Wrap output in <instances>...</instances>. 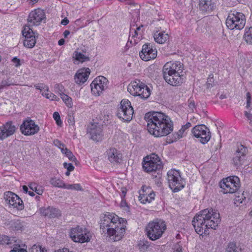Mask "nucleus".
I'll return each mask as SVG.
<instances>
[{"label":"nucleus","mask_w":252,"mask_h":252,"mask_svg":"<svg viewBox=\"0 0 252 252\" xmlns=\"http://www.w3.org/2000/svg\"><path fill=\"white\" fill-rule=\"evenodd\" d=\"M155 197V194L154 191H151L150 189H144L140 192L139 195V200L143 204L151 202Z\"/></svg>","instance_id":"obj_24"},{"label":"nucleus","mask_w":252,"mask_h":252,"mask_svg":"<svg viewBox=\"0 0 252 252\" xmlns=\"http://www.w3.org/2000/svg\"><path fill=\"white\" fill-rule=\"evenodd\" d=\"M29 187L32 191H34L36 193H37L39 195L42 194L43 192L42 190H40L39 189H37L36 185L35 183L31 184L29 186Z\"/></svg>","instance_id":"obj_45"},{"label":"nucleus","mask_w":252,"mask_h":252,"mask_svg":"<svg viewBox=\"0 0 252 252\" xmlns=\"http://www.w3.org/2000/svg\"><path fill=\"white\" fill-rule=\"evenodd\" d=\"M133 113L131 102L128 99L122 100L116 113L118 117L125 122H129L132 119Z\"/></svg>","instance_id":"obj_9"},{"label":"nucleus","mask_w":252,"mask_h":252,"mask_svg":"<svg viewBox=\"0 0 252 252\" xmlns=\"http://www.w3.org/2000/svg\"><path fill=\"white\" fill-rule=\"evenodd\" d=\"M183 64L180 62H169L163 66L162 73L165 81L170 85L177 86L181 85L184 80L182 74Z\"/></svg>","instance_id":"obj_4"},{"label":"nucleus","mask_w":252,"mask_h":252,"mask_svg":"<svg viewBox=\"0 0 252 252\" xmlns=\"http://www.w3.org/2000/svg\"><path fill=\"white\" fill-rule=\"evenodd\" d=\"M166 229L165 222L161 220H156L150 222L146 227L148 237L152 241L159 239Z\"/></svg>","instance_id":"obj_6"},{"label":"nucleus","mask_w":252,"mask_h":252,"mask_svg":"<svg viewBox=\"0 0 252 252\" xmlns=\"http://www.w3.org/2000/svg\"><path fill=\"white\" fill-rule=\"evenodd\" d=\"M12 241L8 236L0 235V244L9 245L12 244Z\"/></svg>","instance_id":"obj_38"},{"label":"nucleus","mask_w":252,"mask_h":252,"mask_svg":"<svg viewBox=\"0 0 252 252\" xmlns=\"http://www.w3.org/2000/svg\"><path fill=\"white\" fill-rule=\"evenodd\" d=\"M61 150H62V152L63 154H65V156L68 158V159L70 161H74V162H75L76 161V158L73 155L72 153L70 150H69L68 149H67L66 148L65 149L62 148V149H61Z\"/></svg>","instance_id":"obj_37"},{"label":"nucleus","mask_w":252,"mask_h":252,"mask_svg":"<svg viewBox=\"0 0 252 252\" xmlns=\"http://www.w3.org/2000/svg\"><path fill=\"white\" fill-rule=\"evenodd\" d=\"M157 56L156 49L150 43L145 44L142 46V49L139 53L140 58L145 61L154 59Z\"/></svg>","instance_id":"obj_17"},{"label":"nucleus","mask_w":252,"mask_h":252,"mask_svg":"<svg viewBox=\"0 0 252 252\" xmlns=\"http://www.w3.org/2000/svg\"><path fill=\"white\" fill-rule=\"evenodd\" d=\"M87 132L94 141L98 142L101 140L103 136L102 127L98 124H92L88 126Z\"/></svg>","instance_id":"obj_20"},{"label":"nucleus","mask_w":252,"mask_h":252,"mask_svg":"<svg viewBox=\"0 0 252 252\" xmlns=\"http://www.w3.org/2000/svg\"><path fill=\"white\" fill-rule=\"evenodd\" d=\"M108 81L102 76L96 78L91 83V91L93 94L99 95L102 91L108 88Z\"/></svg>","instance_id":"obj_14"},{"label":"nucleus","mask_w":252,"mask_h":252,"mask_svg":"<svg viewBox=\"0 0 252 252\" xmlns=\"http://www.w3.org/2000/svg\"><path fill=\"white\" fill-rule=\"evenodd\" d=\"M45 97L48 98V99H49L50 100H59V98H58V97L55 95L54 94H52V93H49V94H45Z\"/></svg>","instance_id":"obj_47"},{"label":"nucleus","mask_w":252,"mask_h":252,"mask_svg":"<svg viewBox=\"0 0 252 252\" xmlns=\"http://www.w3.org/2000/svg\"><path fill=\"white\" fill-rule=\"evenodd\" d=\"M10 252H27L26 249L21 248L20 246L15 247Z\"/></svg>","instance_id":"obj_48"},{"label":"nucleus","mask_w":252,"mask_h":252,"mask_svg":"<svg viewBox=\"0 0 252 252\" xmlns=\"http://www.w3.org/2000/svg\"><path fill=\"white\" fill-rule=\"evenodd\" d=\"M174 252H182V247L177 243L174 247Z\"/></svg>","instance_id":"obj_54"},{"label":"nucleus","mask_w":252,"mask_h":252,"mask_svg":"<svg viewBox=\"0 0 252 252\" xmlns=\"http://www.w3.org/2000/svg\"><path fill=\"white\" fill-rule=\"evenodd\" d=\"M248 152V150L246 147L242 145L238 146L233 158V164L236 167H239L244 163Z\"/></svg>","instance_id":"obj_16"},{"label":"nucleus","mask_w":252,"mask_h":252,"mask_svg":"<svg viewBox=\"0 0 252 252\" xmlns=\"http://www.w3.org/2000/svg\"><path fill=\"white\" fill-rule=\"evenodd\" d=\"M108 160L113 164L120 163L122 161V154L117 149L112 148L107 151Z\"/></svg>","instance_id":"obj_22"},{"label":"nucleus","mask_w":252,"mask_h":252,"mask_svg":"<svg viewBox=\"0 0 252 252\" xmlns=\"http://www.w3.org/2000/svg\"><path fill=\"white\" fill-rule=\"evenodd\" d=\"M188 106L189 108L191 110L192 112H193L194 109L195 108V104L194 101L193 100L189 99L188 101Z\"/></svg>","instance_id":"obj_50"},{"label":"nucleus","mask_w":252,"mask_h":252,"mask_svg":"<svg viewBox=\"0 0 252 252\" xmlns=\"http://www.w3.org/2000/svg\"><path fill=\"white\" fill-rule=\"evenodd\" d=\"M89 68H83L79 69L74 76L75 82L79 85L83 84L88 79L90 74Z\"/></svg>","instance_id":"obj_21"},{"label":"nucleus","mask_w":252,"mask_h":252,"mask_svg":"<svg viewBox=\"0 0 252 252\" xmlns=\"http://www.w3.org/2000/svg\"><path fill=\"white\" fill-rule=\"evenodd\" d=\"M246 24L245 15L237 11L229 13L226 20V25L230 30H241L244 28Z\"/></svg>","instance_id":"obj_7"},{"label":"nucleus","mask_w":252,"mask_h":252,"mask_svg":"<svg viewBox=\"0 0 252 252\" xmlns=\"http://www.w3.org/2000/svg\"><path fill=\"white\" fill-rule=\"evenodd\" d=\"M46 19L44 11L38 8L32 11L28 16V25L31 26H38Z\"/></svg>","instance_id":"obj_15"},{"label":"nucleus","mask_w":252,"mask_h":252,"mask_svg":"<svg viewBox=\"0 0 252 252\" xmlns=\"http://www.w3.org/2000/svg\"><path fill=\"white\" fill-rule=\"evenodd\" d=\"M63 166L65 168L67 169L69 171H72L74 170V167L71 163H67L66 162L63 163Z\"/></svg>","instance_id":"obj_51"},{"label":"nucleus","mask_w":252,"mask_h":252,"mask_svg":"<svg viewBox=\"0 0 252 252\" xmlns=\"http://www.w3.org/2000/svg\"><path fill=\"white\" fill-rule=\"evenodd\" d=\"M220 221V215L218 211L207 208L197 214L192 221L195 231L200 235L209 234V228L216 229Z\"/></svg>","instance_id":"obj_3"},{"label":"nucleus","mask_w":252,"mask_h":252,"mask_svg":"<svg viewBox=\"0 0 252 252\" xmlns=\"http://www.w3.org/2000/svg\"><path fill=\"white\" fill-rule=\"evenodd\" d=\"M247 106L246 107L249 108L250 107V105L251 103V94L249 92L247 93Z\"/></svg>","instance_id":"obj_52"},{"label":"nucleus","mask_w":252,"mask_h":252,"mask_svg":"<svg viewBox=\"0 0 252 252\" xmlns=\"http://www.w3.org/2000/svg\"><path fill=\"white\" fill-rule=\"evenodd\" d=\"M245 116L249 119V120H252V115L250 114V113L245 111Z\"/></svg>","instance_id":"obj_61"},{"label":"nucleus","mask_w":252,"mask_h":252,"mask_svg":"<svg viewBox=\"0 0 252 252\" xmlns=\"http://www.w3.org/2000/svg\"><path fill=\"white\" fill-rule=\"evenodd\" d=\"M126 225V220L119 218L115 214L107 213L102 217L100 228L103 233L106 231L110 237H113L112 240L118 241L124 235Z\"/></svg>","instance_id":"obj_2"},{"label":"nucleus","mask_w":252,"mask_h":252,"mask_svg":"<svg viewBox=\"0 0 252 252\" xmlns=\"http://www.w3.org/2000/svg\"><path fill=\"white\" fill-rule=\"evenodd\" d=\"M143 168L147 172H153V178L159 179L161 177V169L163 164L158 155L152 154L143 158Z\"/></svg>","instance_id":"obj_5"},{"label":"nucleus","mask_w":252,"mask_h":252,"mask_svg":"<svg viewBox=\"0 0 252 252\" xmlns=\"http://www.w3.org/2000/svg\"><path fill=\"white\" fill-rule=\"evenodd\" d=\"M155 41L159 44H163L169 39V35L165 31H157L154 33Z\"/></svg>","instance_id":"obj_28"},{"label":"nucleus","mask_w":252,"mask_h":252,"mask_svg":"<svg viewBox=\"0 0 252 252\" xmlns=\"http://www.w3.org/2000/svg\"><path fill=\"white\" fill-rule=\"evenodd\" d=\"M70 34V32L68 30H65L63 33V36H64V38H66L67 37V36Z\"/></svg>","instance_id":"obj_62"},{"label":"nucleus","mask_w":252,"mask_h":252,"mask_svg":"<svg viewBox=\"0 0 252 252\" xmlns=\"http://www.w3.org/2000/svg\"><path fill=\"white\" fill-rule=\"evenodd\" d=\"M60 95L61 98L65 103L66 105L69 108H71L73 104L72 98L67 94H65L64 93H60Z\"/></svg>","instance_id":"obj_33"},{"label":"nucleus","mask_w":252,"mask_h":252,"mask_svg":"<svg viewBox=\"0 0 252 252\" xmlns=\"http://www.w3.org/2000/svg\"><path fill=\"white\" fill-rule=\"evenodd\" d=\"M167 180L169 187L174 192H178L185 187V182L178 170H169L167 172Z\"/></svg>","instance_id":"obj_8"},{"label":"nucleus","mask_w":252,"mask_h":252,"mask_svg":"<svg viewBox=\"0 0 252 252\" xmlns=\"http://www.w3.org/2000/svg\"><path fill=\"white\" fill-rule=\"evenodd\" d=\"M31 26L29 25H26L22 31V34L23 36H35V33L33 32V31L31 28Z\"/></svg>","instance_id":"obj_35"},{"label":"nucleus","mask_w":252,"mask_h":252,"mask_svg":"<svg viewBox=\"0 0 252 252\" xmlns=\"http://www.w3.org/2000/svg\"><path fill=\"white\" fill-rule=\"evenodd\" d=\"M13 85V84L11 83L8 80H2L0 83V92L4 88Z\"/></svg>","instance_id":"obj_43"},{"label":"nucleus","mask_w":252,"mask_h":252,"mask_svg":"<svg viewBox=\"0 0 252 252\" xmlns=\"http://www.w3.org/2000/svg\"><path fill=\"white\" fill-rule=\"evenodd\" d=\"M3 197L10 206H12L19 211L24 209V205L22 200L15 193L10 191H6L4 193Z\"/></svg>","instance_id":"obj_13"},{"label":"nucleus","mask_w":252,"mask_h":252,"mask_svg":"<svg viewBox=\"0 0 252 252\" xmlns=\"http://www.w3.org/2000/svg\"><path fill=\"white\" fill-rule=\"evenodd\" d=\"M73 58H74L76 60L82 63L89 61L90 60L88 56H86L83 53L78 51L74 52L73 54Z\"/></svg>","instance_id":"obj_29"},{"label":"nucleus","mask_w":252,"mask_h":252,"mask_svg":"<svg viewBox=\"0 0 252 252\" xmlns=\"http://www.w3.org/2000/svg\"><path fill=\"white\" fill-rule=\"evenodd\" d=\"M199 8L203 12L210 13L216 8L215 0H199Z\"/></svg>","instance_id":"obj_23"},{"label":"nucleus","mask_w":252,"mask_h":252,"mask_svg":"<svg viewBox=\"0 0 252 252\" xmlns=\"http://www.w3.org/2000/svg\"><path fill=\"white\" fill-rule=\"evenodd\" d=\"M151 94L150 88L145 84V87L142 86V89L140 90V92L138 96L143 99L148 98Z\"/></svg>","instance_id":"obj_30"},{"label":"nucleus","mask_w":252,"mask_h":252,"mask_svg":"<svg viewBox=\"0 0 252 252\" xmlns=\"http://www.w3.org/2000/svg\"><path fill=\"white\" fill-rule=\"evenodd\" d=\"M40 212L43 216L49 218H58L61 216V212L59 209L51 206L41 208Z\"/></svg>","instance_id":"obj_26"},{"label":"nucleus","mask_w":252,"mask_h":252,"mask_svg":"<svg viewBox=\"0 0 252 252\" xmlns=\"http://www.w3.org/2000/svg\"><path fill=\"white\" fill-rule=\"evenodd\" d=\"M55 252H73L70 251L68 249L64 248L62 249H59L57 251H56Z\"/></svg>","instance_id":"obj_58"},{"label":"nucleus","mask_w":252,"mask_h":252,"mask_svg":"<svg viewBox=\"0 0 252 252\" xmlns=\"http://www.w3.org/2000/svg\"><path fill=\"white\" fill-rule=\"evenodd\" d=\"M86 234L84 228L77 226L71 229L70 236L74 242L82 243L90 241L89 237L84 235Z\"/></svg>","instance_id":"obj_18"},{"label":"nucleus","mask_w":252,"mask_h":252,"mask_svg":"<svg viewBox=\"0 0 252 252\" xmlns=\"http://www.w3.org/2000/svg\"><path fill=\"white\" fill-rule=\"evenodd\" d=\"M225 252H241V249L235 243H229Z\"/></svg>","instance_id":"obj_34"},{"label":"nucleus","mask_w":252,"mask_h":252,"mask_svg":"<svg viewBox=\"0 0 252 252\" xmlns=\"http://www.w3.org/2000/svg\"><path fill=\"white\" fill-rule=\"evenodd\" d=\"M245 31L244 38L247 43L252 44V27L246 28Z\"/></svg>","instance_id":"obj_32"},{"label":"nucleus","mask_w":252,"mask_h":252,"mask_svg":"<svg viewBox=\"0 0 252 252\" xmlns=\"http://www.w3.org/2000/svg\"><path fill=\"white\" fill-rule=\"evenodd\" d=\"M69 23V20L67 18H64L62 20L61 24L64 26L67 25Z\"/></svg>","instance_id":"obj_60"},{"label":"nucleus","mask_w":252,"mask_h":252,"mask_svg":"<svg viewBox=\"0 0 252 252\" xmlns=\"http://www.w3.org/2000/svg\"><path fill=\"white\" fill-rule=\"evenodd\" d=\"M31 252H47V251L40 245H34L31 249Z\"/></svg>","instance_id":"obj_41"},{"label":"nucleus","mask_w":252,"mask_h":252,"mask_svg":"<svg viewBox=\"0 0 252 252\" xmlns=\"http://www.w3.org/2000/svg\"><path fill=\"white\" fill-rule=\"evenodd\" d=\"M142 86L145 87V84L139 80H136L131 82L127 87V91L133 96H138Z\"/></svg>","instance_id":"obj_27"},{"label":"nucleus","mask_w":252,"mask_h":252,"mask_svg":"<svg viewBox=\"0 0 252 252\" xmlns=\"http://www.w3.org/2000/svg\"><path fill=\"white\" fill-rule=\"evenodd\" d=\"M147 129L149 133L156 137L166 136L173 130L171 119L160 112H149L145 115Z\"/></svg>","instance_id":"obj_1"},{"label":"nucleus","mask_w":252,"mask_h":252,"mask_svg":"<svg viewBox=\"0 0 252 252\" xmlns=\"http://www.w3.org/2000/svg\"><path fill=\"white\" fill-rule=\"evenodd\" d=\"M138 246L140 251L144 252L150 247V243L147 240H141Z\"/></svg>","instance_id":"obj_36"},{"label":"nucleus","mask_w":252,"mask_h":252,"mask_svg":"<svg viewBox=\"0 0 252 252\" xmlns=\"http://www.w3.org/2000/svg\"><path fill=\"white\" fill-rule=\"evenodd\" d=\"M23 189L25 193H27L29 191L28 188L26 186H23Z\"/></svg>","instance_id":"obj_64"},{"label":"nucleus","mask_w":252,"mask_h":252,"mask_svg":"<svg viewBox=\"0 0 252 252\" xmlns=\"http://www.w3.org/2000/svg\"><path fill=\"white\" fill-rule=\"evenodd\" d=\"M143 26L142 25L139 27H137L136 29H134L132 27H131L130 28V32H131V31L133 30L134 31V36L136 35H137L138 34V31H140V30L141 29V28L142 27H143ZM133 36H134V35H133Z\"/></svg>","instance_id":"obj_55"},{"label":"nucleus","mask_w":252,"mask_h":252,"mask_svg":"<svg viewBox=\"0 0 252 252\" xmlns=\"http://www.w3.org/2000/svg\"><path fill=\"white\" fill-rule=\"evenodd\" d=\"M53 118L56 121V123L58 126H61L62 125V122L61 120L60 115L58 112H55L54 113Z\"/></svg>","instance_id":"obj_46"},{"label":"nucleus","mask_w":252,"mask_h":252,"mask_svg":"<svg viewBox=\"0 0 252 252\" xmlns=\"http://www.w3.org/2000/svg\"><path fill=\"white\" fill-rule=\"evenodd\" d=\"M191 131L194 136L198 138L199 141L203 144L207 143L211 138L210 130L204 125L195 126Z\"/></svg>","instance_id":"obj_11"},{"label":"nucleus","mask_w":252,"mask_h":252,"mask_svg":"<svg viewBox=\"0 0 252 252\" xmlns=\"http://www.w3.org/2000/svg\"><path fill=\"white\" fill-rule=\"evenodd\" d=\"M20 129L21 133L25 135H33L39 131V127L35 124L33 120L27 118L23 121Z\"/></svg>","instance_id":"obj_12"},{"label":"nucleus","mask_w":252,"mask_h":252,"mask_svg":"<svg viewBox=\"0 0 252 252\" xmlns=\"http://www.w3.org/2000/svg\"><path fill=\"white\" fill-rule=\"evenodd\" d=\"M16 126L12 121H8L0 126V141L12 135L16 131Z\"/></svg>","instance_id":"obj_19"},{"label":"nucleus","mask_w":252,"mask_h":252,"mask_svg":"<svg viewBox=\"0 0 252 252\" xmlns=\"http://www.w3.org/2000/svg\"><path fill=\"white\" fill-rule=\"evenodd\" d=\"M185 130L183 129L182 128H181V129L180 130H179L177 134V137H176L175 138L177 139V138H180V137H182V135L183 134V133L184 132Z\"/></svg>","instance_id":"obj_57"},{"label":"nucleus","mask_w":252,"mask_h":252,"mask_svg":"<svg viewBox=\"0 0 252 252\" xmlns=\"http://www.w3.org/2000/svg\"><path fill=\"white\" fill-rule=\"evenodd\" d=\"M36 41L35 39H24L23 41V44L24 46L27 48H32L33 47L35 44Z\"/></svg>","instance_id":"obj_40"},{"label":"nucleus","mask_w":252,"mask_h":252,"mask_svg":"<svg viewBox=\"0 0 252 252\" xmlns=\"http://www.w3.org/2000/svg\"><path fill=\"white\" fill-rule=\"evenodd\" d=\"M64 42H65V41H64V40L63 38L61 39H60V40H59V41H58V44H59V45H63V44H64Z\"/></svg>","instance_id":"obj_63"},{"label":"nucleus","mask_w":252,"mask_h":252,"mask_svg":"<svg viewBox=\"0 0 252 252\" xmlns=\"http://www.w3.org/2000/svg\"><path fill=\"white\" fill-rule=\"evenodd\" d=\"M64 189H72V190H82L83 189L79 184H73V185H66L65 184Z\"/></svg>","instance_id":"obj_39"},{"label":"nucleus","mask_w":252,"mask_h":252,"mask_svg":"<svg viewBox=\"0 0 252 252\" xmlns=\"http://www.w3.org/2000/svg\"><path fill=\"white\" fill-rule=\"evenodd\" d=\"M191 123H190L189 122H188L185 125L182 126V128L183 129H184L185 130H186L188 128H189L190 127H191Z\"/></svg>","instance_id":"obj_59"},{"label":"nucleus","mask_w":252,"mask_h":252,"mask_svg":"<svg viewBox=\"0 0 252 252\" xmlns=\"http://www.w3.org/2000/svg\"><path fill=\"white\" fill-rule=\"evenodd\" d=\"M35 88L40 91V93L42 92L44 89H45L47 92H48L49 88L47 86H46L45 84L43 83H39L34 85Z\"/></svg>","instance_id":"obj_44"},{"label":"nucleus","mask_w":252,"mask_h":252,"mask_svg":"<svg viewBox=\"0 0 252 252\" xmlns=\"http://www.w3.org/2000/svg\"><path fill=\"white\" fill-rule=\"evenodd\" d=\"M5 226L13 231H23L25 226V222L18 219L7 220L5 222Z\"/></svg>","instance_id":"obj_25"},{"label":"nucleus","mask_w":252,"mask_h":252,"mask_svg":"<svg viewBox=\"0 0 252 252\" xmlns=\"http://www.w3.org/2000/svg\"><path fill=\"white\" fill-rule=\"evenodd\" d=\"M67 121L68 123L70 125H73L75 123L74 118L73 116L71 115H68V117L67 118Z\"/></svg>","instance_id":"obj_53"},{"label":"nucleus","mask_w":252,"mask_h":252,"mask_svg":"<svg viewBox=\"0 0 252 252\" xmlns=\"http://www.w3.org/2000/svg\"><path fill=\"white\" fill-rule=\"evenodd\" d=\"M50 183L54 187L64 189L65 186V184L63 182L60 178L57 177L52 178L50 181Z\"/></svg>","instance_id":"obj_31"},{"label":"nucleus","mask_w":252,"mask_h":252,"mask_svg":"<svg viewBox=\"0 0 252 252\" xmlns=\"http://www.w3.org/2000/svg\"><path fill=\"white\" fill-rule=\"evenodd\" d=\"M220 186L224 193H233L239 189L240 180L237 176H229L223 179L220 182Z\"/></svg>","instance_id":"obj_10"},{"label":"nucleus","mask_w":252,"mask_h":252,"mask_svg":"<svg viewBox=\"0 0 252 252\" xmlns=\"http://www.w3.org/2000/svg\"><path fill=\"white\" fill-rule=\"evenodd\" d=\"M57 91L59 93H63V91L64 90V87L62 85H60L59 84H57L56 85V88Z\"/></svg>","instance_id":"obj_56"},{"label":"nucleus","mask_w":252,"mask_h":252,"mask_svg":"<svg viewBox=\"0 0 252 252\" xmlns=\"http://www.w3.org/2000/svg\"><path fill=\"white\" fill-rule=\"evenodd\" d=\"M214 75L213 74L210 75L206 82V86L208 89H211L214 86Z\"/></svg>","instance_id":"obj_42"},{"label":"nucleus","mask_w":252,"mask_h":252,"mask_svg":"<svg viewBox=\"0 0 252 252\" xmlns=\"http://www.w3.org/2000/svg\"><path fill=\"white\" fill-rule=\"evenodd\" d=\"M12 62L14 63L15 66L18 67L21 65V61L16 57L13 58L11 60Z\"/></svg>","instance_id":"obj_49"}]
</instances>
